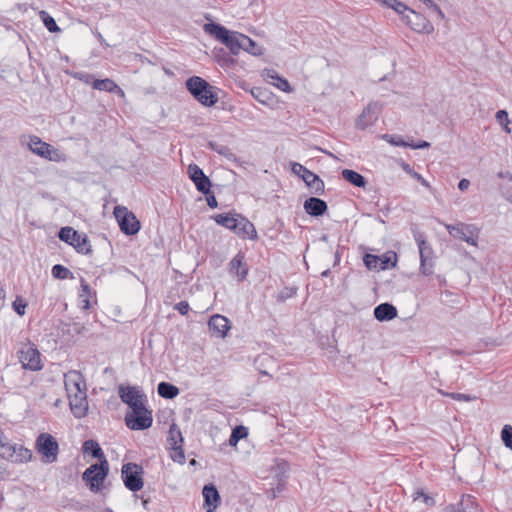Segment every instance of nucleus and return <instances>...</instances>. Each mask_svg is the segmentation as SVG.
Returning a JSON list of instances; mask_svg holds the SVG:
<instances>
[{
  "label": "nucleus",
  "instance_id": "8fccbe9b",
  "mask_svg": "<svg viewBox=\"0 0 512 512\" xmlns=\"http://www.w3.org/2000/svg\"><path fill=\"white\" fill-rule=\"evenodd\" d=\"M193 183L197 191L200 192L201 194L210 191L212 187V182L207 175L203 176L200 179L195 180Z\"/></svg>",
  "mask_w": 512,
  "mask_h": 512
},
{
  "label": "nucleus",
  "instance_id": "5701e85b",
  "mask_svg": "<svg viewBox=\"0 0 512 512\" xmlns=\"http://www.w3.org/2000/svg\"><path fill=\"white\" fill-rule=\"evenodd\" d=\"M202 494L204 497V507L206 508V512H214L221 502V497L217 487L212 483L206 484L203 487Z\"/></svg>",
  "mask_w": 512,
  "mask_h": 512
},
{
  "label": "nucleus",
  "instance_id": "f257e3e1",
  "mask_svg": "<svg viewBox=\"0 0 512 512\" xmlns=\"http://www.w3.org/2000/svg\"><path fill=\"white\" fill-rule=\"evenodd\" d=\"M185 86L193 98L205 107H212L219 100L217 94L219 89L200 76L189 77Z\"/></svg>",
  "mask_w": 512,
  "mask_h": 512
},
{
  "label": "nucleus",
  "instance_id": "e433bc0d",
  "mask_svg": "<svg viewBox=\"0 0 512 512\" xmlns=\"http://www.w3.org/2000/svg\"><path fill=\"white\" fill-rule=\"evenodd\" d=\"M235 234L242 239H258L256 228L250 220H243V227H238V230H236Z\"/></svg>",
  "mask_w": 512,
  "mask_h": 512
},
{
  "label": "nucleus",
  "instance_id": "39448f33",
  "mask_svg": "<svg viewBox=\"0 0 512 512\" xmlns=\"http://www.w3.org/2000/svg\"><path fill=\"white\" fill-rule=\"evenodd\" d=\"M124 421L130 430H146L150 428L153 423L152 411L146 407V403H143L139 406L131 408V411H128L125 414Z\"/></svg>",
  "mask_w": 512,
  "mask_h": 512
},
{
  "label": "nucleus",
  "instance_id": "6ab92c4d",
  "mask_svg": "<svg viewBox=\"0 0 512 512\" xmlns=\"http://www.w3.org/2000/svg\"><path fill=\"white\" fill-rule=\"evenodd\" d=\"M208 328L211 336L217 338H224L227 336V333L230 330L231 325L227 317L220 314H215L210 317L208 321Z\"/></svg>",
  "mask_w": 512,
  "mask_h": 512
},
{
  "label": "nucleus",
  "instance_id": "49530a36",
  "mask_svg": "<svg viewBox=\"0 0 512 512\" xmlns=\"http://www.w3.org/2000/svg\"><path fill=\"white\" fill-rule=\"evenodd\" d=\"M380 257L375 254L365 253L363 256V263L368 270L380 271L379 266Z\"/></svg>",
  "mask_w": 512,
  "mask_h": 512
},
{
  "label": "nucleus",
  "instance_id": "dca6fc26",
  "mask_svg": "<svg viewBox=\"0 0 512 512\" xmlns=\"http://www.w3.org/2000/svg\"><path fill=\"white\" fill-rule=\"evenodd\" d=\"M447 230L452 237L465 241L472 246L477 245L478 230L475 226L460 223L457 225H448Z\"/></svg>",
  "mask_w": 512,
  "mask_h": 512
},
{
  "label": "nucleus",
  "instance_id": "de8ad7c7",
  "mask_svg": "<svg viewBox=\"0 0 512 512\" xmlns=\"http://www.w3.org/2000/svg\"><path fill=\"white\" fill-rule=\"evenodd\" d=\"M386 7L393 9L397 14L401 16V18L407 15L411 9L405 3L399 0H392L391 2H388Z\"/></svg>",
  "mask_w": 512,
  "mask_h": 512
},
{
  "label": "nucleus",
  "instance_id": "20e7f679",
  "mask_svg": "<svg viewBox=\"0 0 512 512\" xmlns=\"http://www.w3.org/2000/svg\"><path fill=\"white\" fill-rule=\"evenodd\" d=\"M35 450L40 455L42 463L51 464L57 461L59 443L50 433H40L35 440Z\"/></svg>",
  "mask_w": 512,
  "mask_h": 512
},
{
  "label": "nucleus",
  "instance_id": "473e14b6",
  "mask_svg": "<svg viewBox=\"0 0 512 512\" xmlns=\"http://www.w3.org/2000/svg\"><path fill=\"white\" fill-rule=\"evenodd\" d=\"M264 76L267 79L274 80L276 82H273V85H275L278 89H280L283 92L290 93L293 91L292 86L290 85L289 81L278 74L277 71L274 69H265Z\"/></svg>",
  "mask_w": 512,
  "mask_h": 512
},
{
  "label": "nucleus",
  "instance_id": "0e129e2a",
  "mask_svg": "<svg viewBox=\"0 0 512 512\" xmlns=\"http://www.w3.org/2000/svg\"><path fill=\"white\" fill-rule=\"evenodd\" d=\"M431 144L425 140H419L417 142H409L408 147L412 149H426L429 148Z\"/></svg>",
  "mask_w": 512,
  "mask_h": 512
},
{
  "label": "nucleus",
  "instance_id": "774afa93",
  "mask_svg": "<svg viewBox=\"0 0 512 512\" xmlns=\"http://www.w3.org/2000/svg\"><path fill=\"white\" fill-rule=\"evenodd\" d=\"M497 176L500 179H506L512 182V173L510 171H500L498 172Z\"/></svg>",
  "mask_w": 512,
  "mask_h": 512
},
{
  "label": "nucleus",
  "instance_id": "864d4df0",
  "mask_svg": "<svg viewBox=\"0 0 512 512\" xmlns=\"http://www.w3.org/2000/svg\"><path fill=\"white\" fill-rule=\"evenodd\" d=\"M442 395L447 396L453 400L457 401H464V402H470L476 399L475 396H472L470 394H464V393H456V392H444L442 390L439 391Z\"/></svg>",
  "mask_w": 512,
  "mask_h": 512
},
{
  "label": "nucleus",
  "instance_id": "f3484780",
  "mask_svg": "<svg viewBox=\"0 0 512 512\" xmlns=\"http://www.w3.org/2000/svg\"><path fill=\"white\" fill-rule=\"evenodd\" d=\"M228 272L231 276L243 282L249 273V266L246 262L245 253L239 251L228 263Z\"/></svg>",
  "mask_w": 512,
  "mask_h": 512
},
{
  "label": "nucleus",
  "instance_id": "69168bd1",
  "mask_svg": "<svg viewBox=\"0 0 512 512\" xmlns=\"http://www.w3.org/2000/svg\"><path fill=\"white\" fill-rule=\"evenodd\" d=\"M287 482L286 480L276 481V486L271 487V489L275 492L277 497L286 489Z\"/></svg>",
  "mask_w": 512,
  "mask_h": 512
},
{
  "label": "nucleus",
  "instance_id": "2eb2a0df",
  "mask_svg": "<svg viewBox=\"0 0 512 512\" xmlns=\"http://www.w3.org/2000/svg\"><path fill=\"white\" fill-rule=\"evenodd\" d=\"M118 394L121 401L126 404L130 409L147 402L145 393L136 386L120 385Z\"/></svg>",
  "mask_w": 512,
  "mask_h": 512
},
{
  "label": "nucleus",
  "instance_id": "09e8293b",
  "mask_svg": "<svg viewBox=\"0 0 512 512\" xmlns=\"http://www.w3.org/2000/svg\"><path fill=\"white\" fill-rule=\"evenodd\" d=\"M412 497H413V500H414V501H416V500H418V499L422 498V499H423V502H424V503L426 504V506H428V507H433V506H435V504H436L435 499H434L432 496H430V495L426 494V493L424 492V490H423V489H421V488L416 489V490L414 491V493L412 494Z\"/></svg>",
  "mask_w": 512,
  "mask_h": 512
},
{
  "label": "nucleus",
  "instance_id": "680f3d73",
  "mask_svg": "<svg viewBox=\"0 0 512 512\" xmlns=\"http://www.w3.org/2000/svg\"><path fill=\"white\" fill-rule=\"evenodd\" d=\"M174 309L184 316L189 312L190 306L187 301L182 300L174 305Z\"/></svg>",
  "mask_w": 512,
  "mask_h": 512
},
{
  "label": "nucleus",
  "instance_id": "b1692460",
  "mask_svg": "<svg viewBox=\"0 0 512 512\" xmlns=\"http://www.w3.org/2000/svg\"><path fill=\"white\" fill-rule=\"evenodd\" d=\"M65 387L68 392L74 390L77 392L87 391L86 381L83 374L77 370H71L65 374Z\"/></svg>",
  "mask_w": 512,
  "mask_h": 512
},
{
  "label": "nucleus",
  "instance_id": "72a5a7b5",
  "mask_svg": "<svg viewBox=\"0 0 512 512\" xmlns=\"http://www.w3.org/2000/svg\"><path fill=\"white\" fill-rule=\"evenodd\" d=\"M250 94L259 103L267 106L271 105L274 101L273 93L267 88L253 87L250 89Z\"/></svg>",
  "mask_w": 512,
  "mask_h": 512
},
{
  "label": "nucleus",
  "instance_id": "423d86ee",
  "mask_svg": "<svg viewBox=\"0 0 512 512\" xmlns=\"http://www.w3.org/2000/svg\"><path fill=\"white\" fill-rule=\"evenodd\" d=\"M58 238L74 247V249L83 255H89L92 253V246L88 236L84 233H79L72 227H62L58 232Z\"/></svg>",
  "mask_w": 512,
  "mask_h": 512
},
{
  "label": "nucleus",
  "instance_id": "e2e57ef3",
  "mask_svg": "<svg viewBox=\"0 0 512 512\" xmlns=\"http://www.w3.org/2000/svg\"><path fill=\"white\" fill-rule=\"evenodd\" d=\"M495 116L499 124H510V120L506 110H498Z\"/></svg>",
  "mask_w": 512,
  "mask_h": 512
},
{
  "label": "nucleus",
  "instance_id": "cd10ccee",
  "mask_svg": "<svg viewBox=\"0 0 512 512\" xmlns=\"http://www.w3.org/2000/svg\"><path fill=\"white\" fill-rule=\"evenodd\" d=\"M82 452L84 455L97 459L98 462L108 461L100 444L94 439H88L83 442Z\"/></svg>",
  "mask_w": 512,
  "mask_h": 512
},
{
  "label": "nucleus",
  "instance_id": "412c9836",
  "mask_svg": "<svg viewBox=\"0 0 512 512\" xmlns=\"http://www.w3.org/2000/svg\"><path fill=\"white\" fill-rule=\"evenodd\" d=\"M28 146L34 154L47 160H53L52 154L56 153V150L50 144L35 135L30 136Z\"/></svg>",
  "mask_w": 512,
  "mask_h": 512
},
{
  "label": "nucleus",
  "instance_id": "a19ab883",
  "mask_svg": "<svg viewBox=\"0 0 512 512\" xmlns=\"http://www.w3.org/2000/svg\"><path fill=\"white\" fill-rule=\"evenodd\" d=\"M380 270H386L388 268H394L397 265L398 256L394 251H387L383 255L379 256Z\"/></svg>",
  "mask_w": 512,
  "mask_h": 512
},
{
  "label": "nucleus",
  "instance_id": "a211bd4d",
  "mask_svg": "<svg viewBox=\"0 0 512 512\" xmlns=\"http://www.w3.org/2000/svg\"><path fill=\"white\" fill-rule=\"evenodd\" d=\"M380 108L378 103L368 104L358 116L356 127L360 130H365L369 126H372L379 118Z\"/></svg>",
  "mask_w": 512,
  "mask_h": 512
},
{
  "label": "nucleus",
  "instance_id": "c03bdc74",
  "mask_svg": "<svg viewBox=\"0 0 512 512\" xmlns=\"http://www.w3.org/2000/svg\"><path fill=\"white\" fill-rule=\"evenodd\" d=\"M400 166L407 174H409L412 178L417 180L421 185L428 189L431 188L430 183L421 174L416 172L414 168L410 166V164L402 160Z\"/></svg>",
  "mask_w": 512,
  "mask_h": 512
},
{
  "label": "nucleus",
  "instance_id": "5fc2aeb1",
  "mask_svg": "<svg viewBox=\"0 0 512 512\" xmlns=\"http://www.w3.org/2000/svg\"><path fill=\"white\" fill-rule=\"evenodd\" d=\"M187 174L192 182L206 175L204 171L195 163H191L188 166Z\"/></svg>",
  "mask_w": 512,
  "mask_h": 512
},
{
  "label": "nucleus",
  "instance_id": "f704fd0d",
  "mask_svg": "<svg viewBox=\"0 0 512 512\" xmlns=\"http://www.w3.org/2000/svg\"><path fill=\"white\" fill-rule=\"evenodd\" d=\"M157 392L160 397L172 400L179 395L180 390L176 385L162 381L157 386Z\"/></svg>",
  "mask_w": 512,
  "mask_h": 512
},
{
  "label": "nucleus",
  "instance_id": "ea45409f",
  "mask_svg": "<svg viewBox=\"0 0 512 512\" xmlns=\"http://www.w3.org/2000/svg\"><path fill=\"white\" fill-rule=\"evenodd\" d=\"M248 428L243 425H237L235 426L230 434L228 443L232 447H236L238 442L242 439H245L248 437Z\"/></svg>",
  "mask_w": 512,
  "mask_h": 512
},
{
  "label": "nucleus",
  "instance_id": "a18cd8bd",
  "mask_svg": "<svg viewBox=\"0 0 512 512\" xmlns=\"http://www.w3.org/2000/svg\"><path fill=\"white\" fill-rule=\"evenodd\" d=\"M298 292L297 286L284 287L275 297L277 303H284L286 300L294 297Z\"/></svg>",
  "mask_w": 512,
  "mask_h": 512
},
{
  "label": "nucleus",
  "instance_id": "2f4dec72",
  "mask_svg": "<svg viewBox=\"0 0 512 512\" xmlns=\"http://www.w3.org/2000/svg\"><path fill=\"white\" fill-rule=\"evenodd\" d=\"M92 88L99 91H106L124 96V91L112 79L109 78L94 80L92 83Z\"/></svg>",
  "mask_w": 512,
  "mask_h": 512
},
{
  "label": "nucleus",
  "instance_id": "aec40b11",
  "mask_svg": "<svg viewBox=\"0 0 512 512\" xmlns=\"http://www.w3.org/2000/svg\"><path fill=\"white\" fill-rule=\"evenodd\" d=\"M87 391L69 394V405L74 417L80 419L85 417L88 412Z\"/></svg>",
  "mask_w": 512,
  "mask_h": 512
},
{
  "label": "nucleus",
  "instance_id": "c756f323",
  "mask_svg": "<svg viewBox=\"0 0 512 512\" xmlns=\"http://www.w3.org/2000/svg\"><path fill=\"white\" fill-rule=\"evenodd\" d=\"M235 210H232L228 213L215 214L210 216L212 220L219 226H222L232 232L236 229V220L237 216L234 215Z\"/></svg>",
  "mask_w": 512,
  "mask_h": 512
},
{
  "label": "nucleus",
  "instance_id": "6e6552de",
  "mask_svg": "<svg viewBox=\"0 0 512 512\" xmlns=\"http://www.w3.org/2000/svg\"><path fill=\"white\" fill-rule=\"evenodd\" d=\"M144 469L140 464L128 462L122 465L121 478L125 487L131 492H138L144 486Z\"/></svg>",
  "mask_w": 512,
  "mask_h": 512
},
{
  "label": "nucleus",
  "instance_id": "1a4fd4ad",
  "mask_svg": "<svg viewBox=\"0 0 512 512\" xmlns=\"http://www.w3.org/2000/svg\"><path fill=\"white\" fill-rule=\"evenodd\" d=\"M113 214L118 222L120 231L126 236H134L140 231V221L127 207L117 205L114 207Z\"/></svg>",
  "mask_w": 512,
  "mask_h": 512
},
{
  "label": "nucleus",
  "instance_id": "9d476101",
  "mask_svg": "<svg viewBox=\"0 0 512 512\" xmlns=\"http://www.w3.org/2000/svg\"><path fill=\"white\" fill-rule=\"evenodd\" d=\"M292 172L300 177L310 190V192L314 195H323L325 192V184L324 181L314 172L310 171L304 165L300 163L292 164Z\"/></svg>",
  "mask_w": 512,
  "mask_h": 512
},
{
  "label": "nucleus",
  "instance_id": "4be33fe9",
  "mask_svg": "<svg viewBox=\"0 0 512 512\" xmlns=\"http://www.w3.org/2000/svg\"><path fill=\"white\" fill-rule=\"evenodd\" d=\"M304 211L311 217H321L328 211L327 202L319 197H309L304 201Z\"/></svg>",
  "mask_w": 512,
  "mask_h": 512
},
{
  "label": "nucleus",
  "instance_id": "79ce46f5",
  "mask_svg": "<svg viewBox=\"0 0 512 512\" xmlns=\"http://www.w3.org/2000/svg\"><path fill=\"white\" fill-rule=\"evenodd\" d=\"M39 17L42 20L45 28L50 33H59L61 32L60 27L57 25L55 19L45 10H41L39 12Z\"/></svg>",
  "mask_w": 512,
  "mask_h": 512
},
{
  "label": "nucleus",
  "instance_id": "7ed1b4c3",
  "mask_svg": "<svg viewBox=\"0 0 512 512\" xmlns=\"http://www.w3.org/2000/svg\"><path fill=\"white\" fill-rule=\"evenodd\" d=\"M109 474V462L101 461L91 464L82 474V480L89 489L98 493L102 490L104 482Z\"/></svg>",
  "mask_w": 512,
  "mask_h": 512
},
{
  "label": "nucleus",
  "instance_id": "603ef678",
  "mask_svg": "<svg viewBox=\"0 0 512 512\" xmlns=\"http://www.w3.org/2000/svg\"><path fill=\"white\" fill-rule=\"evenodd\" d=\"M501 439L504 445L512 451V426L506 424L501 430Z\"/></svg>",
  "mask_w": 512,
  "mask_h": 512
},
{
  "label": "nucleus",
  "instance_id": "ddd939ff",
  "mask_svg": "<svg viewBox=\"0 0 512 512\" xmlns=\"http://www.w3.org/2000/svg\"><path fill=\"white\" fill-rule=\"evenodd\" d=\"M183 436L180 428L177 424L173 423L170 425L169 433L167 437V442L170 445V449L173 451L170 454V457L174 462L179 464L185 463V454L183 450Z\"/></svg>",
  "mask_w": 512,
  "mask_h": 512
},
{
  "label": "nucleus",
  "instance_id": "58836bf2",
  "mask_svg": "<svg viewBox=\"0 0 512 512\" xmlns=\"http://www.w3.org/2000/svg\"><path fill=\"white\" fill-rule=\"evenodd\" d=\"M241 44L242 50L254 56H260L263 54V48L247 35L242 34Z\"/></svg>",
  "mask_w": 512,
  "mask_h": 512
},
{
  "label": "nucleus",
  "instance_id": "9b49d317",
  "mask_svg": "<svg viewBox=\"0 0 512 512\" xmlns=\"http://www.w3.org/2000/svg\"><path fill=\"white\" fill-rule=\"evenodd\" d=\"M18 358L24 370L40 371L43 368L41 354L31 342L18 351Z\"/></svg>",
  "mask_w": 512,
  "mask_h": 512
},
{
  "label": "nucleus",
  "instance_id": "0eeeda50",
  "mask_svg": "<svg viewBox=\"0 0 512 512\" xmlns=\"http://www.w3.org/2000/svg\"><path fill=\"white\" fill-rule=\"evenodd\" d=\"M414 240L418 245L420 254V272L424 276H430L433 274L434 267V250L431 244L426 240L424 232H414Z\"/></svg>",
  "mask_w": 512,
  "mask_h": 512
},
{
  "label": "nucleus",
  "instance_id": "37998d69",
  "mask_svg": "<svg viewBox=\"0 0 512 512\" xmlns=\"http://www.w3.org/2000/svg\"><path fill=\"white\" fill-rule=\"evenodd\" d=\"M51 274H52L53 278L59 279V280L74 278L73 272L61 264H55L51 269Z\"/></svg>",
  "mask_w": 512,
  "mask_h": 512
},
{
  "label": "nucleus",
  "instance_id": "3c124183",
  "mask_svg": "<svg viewBox=\"0 0 512 512\" xmlns=\"http://www.w3.org/2000/svg\"><path fill=\"white\" fill-rule=\"evenodd\" d=\"M193 183L197 191L200 192L201 194L210 191L212 187V182L207 175L203 176L200 179L195 180Z\"/></svg>",
  "mask_w": 512,
  "mask_h": 512
},
{
  "label": "nucleus",
  "instance_id": "7c9ffc66",
  "mask_svg": "<svg viewBox=\"0 0 512 512\" xmlns=\"http://www.w3.org/2000/svg\"><path fill=\"white\" fill-rule=\"evenodd\" d=\"M341 176L345 181L355 187L366 189V186L368 185L367 179L355 170L343 169Z\"/></svg>",
  "mask_w": 512,
  "mask_h": 512
},
{
  "label": "nucleus",
  "instance_id": "bb28decb",
  "mask_svg": "<svg viewBox=\"0 0 512 512\" xmlns=\"http://www.w3.org/2000/svg\"><path fill=\"white\" fill-rule=\"evenodd\" d=\"M373 314L379 322H387L397 317L398 310L393 304L384 302L374 308Z\"/></svg>",
  "mask_w": 512,
  "mask_h": 512
},
{
  "label": "nucleus",
  "instance_id": "6e6d98bb",
  "mask_svg": "<svg viewBox=\"0 0 512 512\" xmlns=\"http://www.w3.org/2000/svg\"><path fill=\"white\" fill-rule=\"evenodd\" d=\"M383 139H385L388 143L397 147H408L409 142L405 141L401 136L395 134H385L383 135Z\"/></svg>",
  "mask_w": 512,
  "mask_h": 512
},
{
  "label": "nucleus",
  "instance_id": "4d7b16f0",
  "mask_svg": "<svg viewBox=\"0 0 512 512\" xmlns=\"http://www.w3.org/2000/svg\"><path fill=\"white\" fill-rule=\"evenodd\" d=\"M27 305V301L22 296H16L12 303V308L19 316H23Z\"/></svg>",
  "mask_w": 512,
  "mask_h": 512
},
{
  "label": "nucleus",
  "instance_id": "f8f14e48",
  "mask_svg": "<svg viewBox=\"0 0 512 512\" xmlns=\"http://www.w3.org/2000/svg\"><path fill=\"white\" fill-rule=\"evenodd\" d=\"M1 449L0 457L11 463H27L33 458L32 451L20 444L9 442Z\"/></svg>",
  "mask_w": 512,
  "mask_h": 512
},
{
  "label": "nucleus",
  "instance_id": "393cba45",
  "mask_svg": "<svg viewBox=\"0 0 512 512\" xmlns=\"http://www.w3.org/2000/svg\"><path fill=\"white\" fill-rule=\"evenodd\" d=\"M81 291L79 292V300L80 307L83 310H89L93 307L94 304L97 303V295L96 291L91 288V286L86 282V280L81 278Z\"/></svg>",
  "mask_w": 512,
  "mask_h": 512
},
{
  "label": "nucleus",
  "instance_id": "c85d7f7f",
  "mask_svg": "<svg viewBox=\"0 0 512 512\" xmlns=\"http://www.w3.org/2000/svg\"><path fill=\"white\" fill-rule=\"evenodd\" d=\"M290 463L282 458H275L274 464L271 467V472L274 474L275 481L286 480L288 483V471Z\"/></svg>",
  "mask_w": 512,
  "mask_h": 512
},
{
  "label": "nucleus",
  "instance_id": "052dcab7",
  "mask_svg": "<svg viewBox=\"0 0 512 512\" xmlns=\"http://www.w3.org/2000/svg\"><path fill=\"white\" fill-rule=\"evenodd\" d=\"M203 195L205 196L207 205L211 209H215V208L218 207V201H217L216 196H215V194H214V192L212 190L204 193Z\"/></svg>",
  "mask_w": 512,
  "mask_h": 512
},
{
  "label": "nucleus",
  "instance_id": "338daca9",
  "mask_svg": "<svg viewBox=\"0 0 512 512\" xmlns=\"http://www.w3.org/2000/svg\"><path fill=\"white\" fill-rule=\"evenodd\" d=\"M234 215L237 216L236 229L234 230V233H236V230H238V227L239 228L243 227V220H249V219L241 213L234 212Z\"/></svg>",
  "mask_w": 512,
  "mask_h": 512
},
{
  "label": "nucleus",
  "instance_id": "bf43d9fd",
  "mask_svg": "<svg viewBox=\"0 0 512 512\" xmlns=\"http://www.w3.org/2000/svg\"><path fill=\"white\" fill-rule=\"evenodd\" d=\"M425 6H427L428 8H430L433 12H435L440 19H444L445 18V14L443 13L442 9L440 8V6L435 3L433 0H420Z\"/></svg>",
  "mask_w": 512,
  "mask_h": 512
},
{
  "label": "nucleus",
  "instance_id": "a878e982",
  "mask_svg": "<svg viewBox=\"0 0 512 512\" xmlns=\"http://www.w3.org/2000/svg\"><path fill=\"white\" fill-rule=\"evenodd\" d=\"M212 59L223 69L233 68L237 60L224 47H214L212 50Z\"/></svg>",
  "mask_w": 512,
  "mask_h": 512
},
{
  "label": "nucleus",
  "instance_id": "c9c22d12",
  "mask_svg": "<svg viewBox=\"0 0 512 512\" xmlns=\"http://www.w3.org/2000/svg\"><path fill=\"white\" fill-rule=\"evenodd\" d=\"M455 512H481V509L472 495H463Z\"/></svg>",
  "mask_w": 512,
  "mask_h": 512
},
{
  "label": "nucleus",
  "instance_id": "13d9d810",
  "mask_svg": "<svg viewBox=\"0 0 512 512\" xmlns=\"http://www.w3.org/2000/svg\"><path fill=\"white\" fill-rule=\"evenodd\" d=\"M66 73L71 75L73 78L78 79V80L84 82L85 84H88V85H91V86H92L93 81L96 80L94 78V76L92 74H89V73L69 72L68 70L66 71Z\"/></svg>",
  "mask_w": 512,
  "mask_h": 512
},
{
  "label": "nucleus",
  "instance_id": "4468645a",
  "mask_svg": "<svg viewBox=\"0 0 512 512\" xmlns=\"http://www.w3.org/2000/svg\"><path fill=\"white\" fill-rule=\"evenodd\" d=\"M402 21L417 33L430 34L434 31L432 23L424 15L412 8L407 15L402 17Z\"/></svg>",
  "mask_w": 512,
  "mask_h": 512
},
{
  "label": "nucleus",
  "instance_id": "4c0bfd02",
  "mask_svg": "<svg viewBox=\"0 0 512 512\" xmlns=\"http://www.w3.org/2000/svg\"><path fill=\"white\" fill-rule=\"evenodd\" d=\"M207 148L218 153L219 155L225 157L230 161H237L236 155L226 145L220 144L216 141H209L207 143Z\"/></svg>",
  "mask_w": 512,
  "mask_h": 512
},
{
  "label": "nucleus",
  "instance_id": "f03ea898",
  "mask_svg": "<svg viewBox=\"0 0 512 512\" xmlns=\"http://www.w3.org/2000/svg\"><path fill=\"white\" fill-rule=\"evenodd\" d=\"M203 30L223 44L232 55L236 56L242 50V33L229 30L222 24L213 21L205 23Z\"/></svg>",
  "mask_w": 512,
  "mask_h": 512
}]
</instances>
